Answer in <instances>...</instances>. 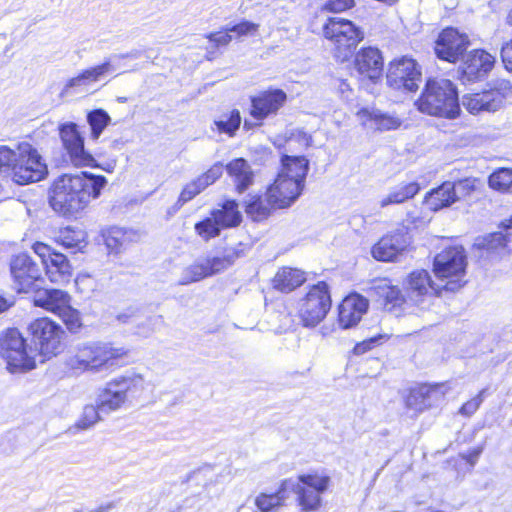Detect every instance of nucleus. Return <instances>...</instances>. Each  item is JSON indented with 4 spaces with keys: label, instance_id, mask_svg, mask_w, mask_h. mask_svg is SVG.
<instances>
[{
    "label": "nucleus",
    "instance_id": "1",
    "mask_svg": "<svg viewBox=\"0 0 512 512\" xmlns=\"http://www.w3.org/2000/svg\"><path fill=\"white\" fill-rule=\"evenodd\" d=\"M106 184L104 176L88 172L64 174L58 177L52 186L51 207L63 215L76 214L97 199Z\"/></svg>",
    "mask_w": 512,
    "mask_h": 512
},
{
    "label": "nucleus",
    "instance_id": "2",
    "mask_svg": "<svg viewBox=\"0 0 512 512\" xmlns=\"http://www.w3.org/2000/svg\"><path fill=\"white\" fill-rule=\"evenodd\" d=\"M129 350L113 342L95 341L81 344L67 359V366L77 372L114 371L127 358Z\"/></svg>",
    "mask_w": 512,
    "mask_h": 512
},
{
    "label": "nucleus",
    "instance_id": "3",
    "mask_svg": "<svg viewBox=\"0 0 512 512\" xmlns=\"http://www.w3.org/2000/svg\"><path fill=\"white\" fill-rule=\"evenodd\" d=\"M308 171L309 161L304 156L283 155L281 168L266 191L270 201L278 208L290 207L302 194Z\"/></svg>",
    "mask_w": 512,
    "mask_h": 512
},
{
    "label": "nucleus",
    "instance_id": "4",
    "mask_svg": "<svg viewBox=\"0 0 512 512\" xmlns=\"http://www.w3.org/2000/svg\"><path fill=\"white\" fill-rule=\"evenodd\" d=\"M415 106L423 114L456 119L460 116L458 93L448 79H428Z\"/></svg>",
    "mask_w": 512,
    "mask_h": 512
},
{
    "label": "nucleus",
    "instance_id": "5",
    "mask_svg": "<svg viewBox=\"0 0 512 512\" xmlns=\"http://www.w3.org/2000/svg\"><path fill=\"white\" fill-rule=\"evenodd\" d=\"M147 388L144 376L127 371L108 381L98 392L96 403L104 414L120 410L125 404L139 398Z\"/></svg>",
    "mask_w": 512,
    "mask_h": 512
},
{
    "label": "nucleus",
    "instance_id": "6",
    "mask_svg": "<svg viewBox=\"0 0 512 512\" xmlns=\"http://www.w3.org/2000/svg\"><path fill=\"white\" fill-rule=\"evenodd\" d=\"M322 30L324 38L333 46L335 58L340 62L347 61L364 39L362 28L342 17H329Z\"/></svg>",
    "mask_w": 512,
    "mask_h": 512
},
{
    "label": "nucleus",
    "instance_id": "7",
    "mask_svg": "<svg viewBox=\"0 0 512 512\" xmlns=\"http://www.w3.org/2000/svg\"><path fill=\"white\" fill-rule=\"evenodd\" d=\"M466 255L460 246L442 250L434 259V272L440 279H447L445 289L456 291L465 284Z\"/></svg>",
    "mask_w": 512,
    "mask_h": 512
},
{
    "label": "nucleus",
    "instance_id": "8",
    "mask_svg": "<svg viewBox=\"0 0 512 512\" xmlns=\"http://www.w3.org/2000/svg\"><path fill=\"white\" fill-rule=\"evenodd\" d=\"M0 357L12 373L32 370L36 366L33 351L27 350L24 338L16 329L0 335Z\"/></svg>",
    "mask_w": 512,
    "mask_h": 512
},
{
    "label": "nucleus",
    "instance_id": "9",
    "mask_svg": "<svg viewBox=\"0 0 512 512\" xmlns=\"http://www.w3.org/2000/svg\"><path fill=\"white\" fill-rule=\"evenodd\" d=\"M331 308L328 285L319 282L312 286L299 302V317L303 326L313 328L321 323Z\"/></svg>",
    "mask_w": 512,
    "mask_h": 512
},
{
    "label": "nucleus",
    "instance_id": "10",
    "mask_svg": "<svg viewBox=\"0 0 512 512\" xmlns=\"http://www.w3.org/2000/svg\"><path fill=\"white\" fill-rule=\"evenodd\" d=\"M47 174V166L41 155L30 143H19L18 160L14 166L12 180L20 185L38 182Z\"/></svg>",
    "mask_w": 512,
    "mask_h": 512
},
{
    "label": "nucleus",
    "instance_id": "11",
    "mask_svg": "<svg viewBox=\"0 0 512 512\" xmlns=\"http://www.w3.org/2000/svg\"><path fill=\"white\" fill-rule=\"evenodd\" d=\"M386 79L395 90L415 92L422 82L421 67L413 58L403 56L390 62Z\"/></svg>",
    "mask_w": 512,
    "mask_h": 512
},
{
    "label": "nucleus",
    "instance_id": "12",
    "mask_svg": "<svg viewBox=\"0 0 512 512\" xmlns=\"http://www.w3.org/2000/svg\"><path fill=\"white\" fill-rule=\"evenodd\" d=\"M138 56V52L111 55L107 57L103 63L82 70L75 77L70 78L64 86V91L68 92L71 89L78 92L84 91L94 83L114 73L117 70L118 60L124 58H137Z\"/></svg>",
    "mask_w": 512,
    "mask_h": 512
},
{
    "label": "nucleus",
    "instance_id": "13",
    "mask_svg": "<svg viewBox=\"0 0 512 512\" xmlns=\"http://www.w3.org/2000/svg\"><path fill=\"white\" fill-rule=\"evenodd\" d=\"M29 331L44 356L50 357L60 351L64 333L60 325L48 318H39L29 325Z\"/></svg>",
    "mask_w": 512,
    "mask_h": 512
},
{
    "label": "nucleus",
    "instance_id": "14",
    "mask_svg": "<svg viewBox=\"0 0 512 512\" xmlns=\"http://www.w3.org/2000/svg\"><path fill=\"white\" fill-rule=\"evenodd\" d=\"M496 57L482 49L470 51L461 65V75L464 81L476 82L488 76L494 68Z\"/></svg>",
    "mask_w": 512,
    "mask_h": 512
},
{
    "label": "nucleus",
    "instance_id": "15",
    "mask_svg": "<svg viewBox=\"0 0 512 512\" xmlns=\"http://www.w3.org/2000/svg\"><path fill=\"white\" fill-rule=\"evenodd\" d=\"M15 289L18 292H29L41 277V270L27 254H18L10 264Z\"/></svg>",
    "mask_w": 512,
    "mask_h": 512
},
{
    "label": "nucleus",
    "instance_id": "16",
    "mask_svg": "<svg viewBox=\"0 0 512 512\" xmlns=\"http://www.w3.org/2000/svg\"><path fill=\"white\" fill-rule=\"evenodd\" d=\"M469 44L465 34L454 28L444 29L435 42V53L439 59L454 63L463 54Z\"/></svg>",
    "mask_w": 512,
    "mask_h": 512
},
{
    "label": "nucleus",
    "instance_id": "17",
    "mask_svg": "<svg viewBox=\"0 0 512 512\" xmlns=\"http://www.w3.org/2000/svg\"><path fill=\"white\" fill-rule=\"evenodd\" d=\"M411 244L407 228H401L382 237L372 248V255L378 261H393Z\"/></svg>",
    "mask_w": 512,
    "mask_h": 512
},
{
    "label": "nucleus",
    "instance_id": "18",
    "mask_svg": "<svg viewBox=\"0 0 512 512\" xmlns=\"http://www.w3.org/2000/svg\"><path fill=\"white\" fill-rule=\"evenodd\" d=\"M230 265L231 261L226 257L198 259L193 264L183 269L179 283L181 285H188L193 282H198L227 269Z\"/></svg>",
    "mask_w": 512,
    "mask_h": 512
},
{
    "label": "nucleus",
    "instance_id": "19",
    "mask_svg": "<svg viewBox=\"0 0 512 512\" xmlns=\"http://www.w3.org/2000/svg\"><path fill=\"white\" fill-rule=\"evenodd\" d=\"M383 56L375 47H364L354 57V68L363 79L377 82L383 74Z\"/></svg>",
    "mask_w": 512,
    "mask_h": 512
},
{
    "label": "nucleus",
    "instance_id": "20",
    "mask_svg": "<svg viewBox=\"0 0 512 512\" xmlns=\"http://www.w3.org/2000/svg\"><path fill=\"white\" fill-rule=\"evenodd\" d=\"M286 100L287 95L281 89L261 91L251 99V116L257 120H263L272 114H276Z\"/></svg>",
    "mask_w": 512,
    "mask_h": 512
},
{
    "label": "nucleus",
    "instance_id": "21",
    "mask_svg": "<svg viewBox=\"0 0 512 512\" xmlns=\"http://www.w3.org/2000/svg\"><path fill=\"white\" fill-rule=\"evenodd\" d=\"M504 102V96L497 89L465 94L462 97L463 107L471 114L477 115L482 112H496Z\"/></svg>",
    "mask_w": 512,
    "mask_h": 512
},
{
    "label": "nucleus",
    "instance_id": "22",
    "mask_svg": "<svg viewBox=\"0 0 512 512\" xmlns=\"http://www.w3.org/2000/svg\"><path fill=\"white\" fill-rule=\"evenodd\" d=\"M368 300L359 294L345 297L338 308V323L343 329L356 326L368 310Z\"/></svg>",
    "mask_w": 512,
    "mask_h": 512
},
{
    "label": "nucleus",
    "instance_id": "23",
    "mask_svg": "<svg viewBox=\"0 0 512 512\" xmlns=\"http://www.w3.org/2000/svg\"><path fill=\"white\" fill-rule=\"evenodd\" d=\"M444 394L443 384H420L409 390L405 398V405L408 409L421 413Z\"/></svg>",
    "mask_w": 512,
    "mask_h": 512
},
{
    "label": "nucleus",
    "instance_id": "24",
    "mask_svg": "<svg viewBox=\"0 0 512 512\" xmlns=\"http://www.w3.org/2000/svg\"><path fill=\"white\" fill-rule=\"evenodd\" d=\"M33 301L35 306L58 316L71 303V296L60 289H42L35 293Z\"/></svg>",
    "mask_w": 512,
    "mask_h": 512
},
{
    "label": "nucleus",
    "instance_id": "25",
    "mask_svg": "<svg viewBox=\"0 0 512 512\" xmlns=\"http://www.w3.org/2000/svg\"><path fill=\"white\" fill-rule=\"evenodd\" d=\"M404 287L408 296L416 302L420 301L421 297L430 296L436 291L430 274L424 269L411 272L404 283Z\"/></svg>",
    "mask_w": 512,
    "mask_h": 512
},
{
    "label": "nucleus",
    "instance_id": "26",
    "mask_svg": "<svg viewBox=\"0 0 512 512\" xmlns=\"http://www.w3.org/2000/svg\"><path fill=\"white\" fill-rule=\"evenodd\" d=\"M357 115L363 124H370L371 127L379 131L395 130L402 125V120L399 117L383 113L380 110L364 108Z\"/></svg>",
    "mask_w": 512,
    "mask_h": 512
},
{
    "label": "nucleus",
    "instance_id": "27",
    "mask_svg": "<svg viewBox=\"0 0 512 512\" xmlns=\"http://www.w3.org/2000/svg\"><path fill=\"white\" fill-rule=\"evenodd\" d=\"M226 170L228 175L233 179L238 192L241 193L252 185L254 173L245 159L237 158L232 160L227 164Z\"/></svg>",
    "mask_w": 512,
    "mask_h": 512
},
{
    "label": "nucleus",
    "instance_id": "28",
    "mask_svg": "<svg viewBox=\"0 0 512 512\" xmlns=\"http://www.w3.org/2000/svg\"><path fill=\"white\" fill-rule=\"evenodd\" d=\"M457 200L455 185L445 182L425 196L424 203L432 211H438L450 206Z\"/></svg>",
    "mask_w": 512,
    "mask_h": 512
},
{
    "label": "nucleus",
    "instance_id": "29",
    "mask_svg": "<svg viewBox=\"0 0 512 512\" xmlns=\"http://www.w3.org/2000/svg\"><path fill=\"white\" fill-rule=\"evenodd\" d=\"M44 266L46 268V275L53 283H67L72 276L71 265L66 256L61 253L54 255Z\"/></svg>",
    "mask_w": 512,
    "mask_h": 512
},
{
    "label": "nucleus",
    "instance_id": "30",
    "mask_svg": "<svg viewBox=\"0 0 512 512\" xmlns=\"http://www.w3.org/2000/svg\"><path fill=\"white\" fill-rule=\"evenodd\" d=\"M305 274L299 269L284 267L280 269L274 279L273 285L282 292H290L305 282Z\"/></svg>",
    "mask_w": 512,
    "mask_h": 512
},
{
    "label": "nucleus",
    "instance_id": "31",
    "mask_svg": "<svg viewBox=\"0 0 512 512\" xmlns=\"http://www.w3.org/2000/svg\"><path fill=\"white\" fill-rule=\"evenodd\" d=\"M290 484H291V480L287 479L281 483V486L276 493H274V494L261 493V494L257 495L254 500L255 506L261 512H271L274 509L280 507L285 500L284 493L286 490H289Z\"/></svg>",
    "mask_w": 512,
    "mask_h": 512
},
{
    "label": "nucleus",
    "instance_id": "32",
    "mask_svg": "<svg viewBox=\"0 0 512 512\" xmlns=\"http://www.w3.org/2000/svg\"><path fill=\"white\" fill-rule=\"evenodd\" d=\"M274 209L279 208L277 205H274V203L270 201L267 192L264 198L252 196L246 202V213L254 221H261L266 219Z\"/></svg>",
    "mask_w": 512,
    "mask_h": 512
},
{
    "label": "nucleus",
    "instance_id": "33",
    "mask_svg": "<svg viewBox=\"0 0 512 512\" xmlns=\"http://www.w3.org/2000/svg\"><path fill=\"white\" fill-rule=\"evenodd\" d=\"M104 243L109 253L118 254L132 240V233L119 227L103 231Z\"/></svg>",
    "mask_w": 512,
    "mask_h": 512
},
{
    "label": "nucleus",
    "instance_id": "34",
    "mask_svg": "<svg viewBox=\"0 0 512 512\" xmlns=\"http://www.w3.org/2000/svg\"><path fill=\"white\" fill-rule=\"evenodd\" d=\"M56 241L65 248L82 250L87 245V234L82 229L65 227L58 232Z\"/></svg>",
    "mask_w": 512,
    "mask_h": 512
},
{
    "label": "nucleus",
    "instance_id": "35",
    "mask_svg": "<svg viewBox=\"0 0 512 512\" xmlns=\"http://www.w3.org/2000/svg\"><path fill=\"white\" fill-rule=\"evenodd\" d=\"M289 489L298 495V503L303 511H314L320 507L322 493L304 487L292 480Z\"/></svg>",
    "mask_w": 512,
    "mask_h": 512
},
{
    "label": "nucleus",
    "instance_id": "36",
    "mask_svg": "<svg viewBox=\"0 0 512 512\" xmlns=\"http://www.w3.org/2000/svg\"><path fill=\"white\" fill-rule=\"evenodd\" d=\"M215 216L216 221L223 228L233 227L240 223L241 214L238 211V206L235 201H225L220 209L212 212Z\"/></svg>",
    "mask_w": 512,
    "mask_h": 512
},
{
    "label": "nucleus",
    "instance_id": "37",
    "mask_svg": "<svg viewBox=\"0 0 512 512\" xmlns=\"http://www.w3.org/2000/svg\"><path fill=\"white\" fill-rule=\"evenodd\" d=\"M419 190V184L416 182L401 184L390 191L389 194L384 196L380 201V205L381 207H385L390 204L403 203L404 201L416 195Z\"/></svg>",
    "mask_w": 512,
    "mask_h": 512
},
{
    "label": "nucleus",
    "instance_id": "38",
    "mask_svg": "<svg viewBox=\"0 0 512 512\" xmlns=\"http://www.w3.org/2000/svg\"><path fill=\"white\" fill-rule=\"evenodd\" d=\"M241 124L240 112L236 109L223 113L218 119L214 120L212 130L219 133H225L233 137Z\"/></svg>",
    "mask_w": 512,
    "mask_h": 512
},
{
    "label": "nucleus",
    "instance_id": "39",
    "mask_svg": "<svg viewBox=\"0 0 512 512\" xmlns=\"http://www.w3.org/2000/svg\"><path fill=\"white\" fill-rule=\"evenodd\" d=\"M475 245L488 253L502 255L507 247V235L502 232L492 233L477 239Z\"/></svg>",
    "mask_w": 512,
    "mask_h": 512
},
{
    "label": "nucleus",
    "instance_id": "40",
    "mask_svg": "<svg viewBox=\"0 0 512 512\" xmlns=\"http://www.w3.org/2000/svg\"><path fill=\"white\" fill-rule=\"evenodd\" d=\"M73 165L78 167L95 166V159L84 148V139L65 148Z\"/></svg>",
    "mask_w": 512,
    "mask_h": 512
},
{
    "label": "nucleus",
    "instance_id": "41",
    "mask_svg": "<svg viewBox=\"0 0 512 512\" xmlns=\"http://www.w3.org/2000/svg\"><path fill=\"white\" fill-rule=\"evenodd\" d=\"M87 122L91 128V138L97 140L110 124L111 118L106 111L96 109L88 113Z\"/></svg>",
    "mask_w": 512,
    "mask_h": 512
},
{
    "label": "nucleus",
    "instance_id": "42",
    "mask_svg": "<svg viewBox=\"0 0 512 512\" xmlns=\"http://www.w3.org/2000/svg\"><path fill=\"white\" fill-rule=\"evenodd\" d=\"M18 153L19 144L15 149H11L6 145L0 146V174L12 178L14 166L18 160Z\"/></svg>",
    "mask_w": 512,
    "mask_h": 512
},
{
    "label": "nucleus",
    "instance_id": "43",
    "mask_svg": "<svg viewBox=\"0 0 512 512\" xmlns=\"http://www.w3.org/2000/svg\"><path fill=\"white\" fill-rule=\"evenodd\" d=\"M101 410L99 405H86L83 408V411L76 421L74 427L78 430H88L96 425L101 420Z\"/></svg>",
    "mask_w": 512,
    "mask_h": 512
},
{
    "label": "nucleus",
    "instance_id": "44",
    "mask_svg": "<svg viewBox=\"0 0 512 512\" xmlns=\"http://www.w3.org/2000/svg\"><path fill=\"white\" fill-rule=\"evenodd\" d=\"M298 480L302 486L320 493L325 492L330 484L329 476L317 473L300 475Z\"/></svg>",
    "mask_w": 512,
    "mask_h": 512
},
{
    "label": "nucleus",
    "instance_id": "45",
    "mask_svg": "<svg viewBox=\"0 0 512 512\" xmlns=\"http://www.w3.org/2000/svg\"><path fill=\"white\" fill-rule=\"evenodd\" d=\"M489 186L497 191H506L512 186V169L500 168L494 171L488 179Z\"/></svg>",
    "mask_w": 512,
    "mask_h": 512
},
{
    "label": "nucleus",
    "instance_id": "46",
    "mask_svg": "<svg viewBox=\"0 0 512 512\" xmlns=\"http://www.w3.org/2000/svg\"><path fill=\"white\" fill-rule=\"evenodd\" d=\"M221 229L222 227L212 214L211 217L195 225L196 232L205 240L218 236Z\"/></svg>",
    "mask_w": 512,
    "mask_h": 512
},
{
    "label": "nucleus",
    "instance_id": "47",
    "mask_svg": "<svg viewBox=\"0 0 512 512\" xmlns=\"http://www.w3.org/2000/svg\"><path fill=\"white\" fill-rule=\"evenodd\" d=\"M71 332H77L81 326V316L78 310L71 306V303L58 315Z\"/></svg>",
    "mask_w": 512,
    "mask_h": 512
},
{
    "label": "nucleus",
    "instance_id": "48",
    "mask_svg": "<svg viewBox=\"0 0 512 512\" xmlns=\"http://www.w3.org/2000/svg\"><path fill=\"white\" fill-rule=\"evenodd\" d=\"M205 184L206 183H204L200 177H197L196 179L187 183L180 193L178 202L184 204L192 200L195 196L207 188Z\"/></svg>",
    "mask_w": 512,
    "mask_h": 512
},
{
    "label": "nucleus",
    "instance_id": "49",
    "mask_svg": "<svg viewBox=\"0 0 512 512\" xmlns=\"http://www.w3.org/2000/svg\"><path fill=\"white\" fill-rule=\"evenodd\" d=\"M60 137L65 148L83 139L77 125L72 122L61 125Z\"/></svg>",
    "mask_w": 512,
    "mask_h": 512
},
{
    "label": "nucleus",
    "instance_id": "50",
    "mask_svg": "<svg viewBox=\"0 0 512 512\" xmlns=\"http://www.w3.org/2000/svg\"><path fill=\"white\" fill-rule=\"evenodd\" d=\"M259 24L250 21H242L233 26H227V31L235 33L237 37L253 36L257 33Z\"/></svg>",
    "mask_w": 512,
    "mask_h": 512
},
{
    "label": "nucleus",
    "instance_id": "51",
    "mask_svg": "<svg viewBox=\"0 0 512 512\" xmlns=\"http://www.w3.org/2000/svg\"><path fill=\"white\" fill-rule=\"evenodd\" d=\"M354 6V0H327L321 7V11L340 13Z\"/></svg>",
    "mask_w": 512,
    "mask_h": 512
},
{
    "label": "nucleus",
    "instance_id": "52",
    "mask_svg": "<svg viewBox=\"0 0 512 512\" xmlns=\"http://www.w3.org/2000/svg\"><path fill=\"white\" fill-rule=\"evenodd\" d=\"M230 33L231 31H227V27H225L222 31L208 34L207 38L215 47L226 46L232 41Z\"/></svg>",
    "mask_w": 512,
    "mask_h": 512
},
{
    "label": "nucleus",
    "instance_id": "53",
    "mask_svg": "<svg viewBox=\"0 0 512 512\" xmlns=\"http://www.w3.org/2000/svg\"><path fill=\"white\" fill-rule=\"evenodd\" d=\"M483 394H484V390H482L477 396H475L471 400L464 403L462 405V407L460 408V411H459L460 414H462L464 416L473 415L478 410V408L480 407V405L483 402Z\"/></svg>",
    "mask_w": 512,
    "mask_h": 512
},
{
    "label": "nucleus",
    "instance_id": "54",
    "mask_svg": "<svg viewBox=\"0 0 512 512\" xmlns=\"http://www.w3.org/2000/svg\"><path fill=\"white\" fill-rule=\"evenodd\" d=\"M223 173V165L221 163L214 164L208 171L200 175L201 180L208 187L213 184Z\"/></svg>",
    "mask_w": 512,
    "mask_h": 512
},
{
    "label": "nucleus",
    "instance_id": "55",
    "mask_svg": "<svg viewBox=\"0 0 512 512\" xmlns=\"http://www.w3.org/2000/svg\"><path fill=\"white\" fill-rule=\"evenodd\" d=\"M392 287V283L389 279L383 278V279H377L373 282L370 290L371 292L375 293L380 298L385 299V297L388 295V292L390 288Z\"/></svg>",
    "mask_w": 512,
    "mask_h": 512
},
{
    "label": "nucleus",
    "instance_id": "56",
    "mask_svg": "<svg viewBox=\"0 0 512 512\" xmlns=\"http://www.w3.org/2000/svg\"><path fill=\"white\" fill-rule=\"evenodd\" d=\"M33 251L41 258L43 265H45L49 260L57 255V252H54L48 245L37 242L33 245Z\"/></svg>",
    "mask_w": 512,
    "mask_h": 512
},
{
    "label": "nucleus",
    "instance_id": "57",
    "mask_svg": "<svg viewBox=\"0 0 512 512\" xmlns=\"http://www.w3.org/2000/svg\"><path fill=\"white\" fill-rule=\"evenodd\" d=\"M500 56L505 69L512 73V40L502 46Z\"/></svg>",
    "mask_w": 512,
    "mask_h": 512
},
{
    "label": "nucleus",
    "instance_id": "58",
    "mask_svg": "<svg viewBox=\"0 0 512 512\" xmlns=\"http://www.w3.org/2000/svg\"><path fill=\"white\" fill-rule=\"evenodd\" d=\"M475 182H476L475 179H469V178L461 180L458 183L454 184L455 185V192L456 191H461V192H464V193L468 194L472 190H474Z\"/></svg>",
    "mask_w": 512,
    "mask_h": 512
},
{
    "label": "nucleus",
    "instance_id": "59",
    "mask_svg": "<svg viewBox=\"0 0 512 512\" xmlns=\"http://www.w3.org/2000/svg\"><path fill=\"white\" fill-rule=\"evenodd\" d=\"M385 300L389 303L397 304L402 300L401 291L397 286L392 285Z\"/></svg>",
    "mask_w": 512,
    "mask_h": 512
},
{
    "label": "nucleus",
    "instance_id": "60",
    "mask_svg": "<svg viewBox=\"0 0 512 512\" xmlns=\"http://www.w3.org/2000/svg\"><path fill=\"white\" fill-rule=\"evenodd\" d=\"M482 452L481 448H476L470 451L467 454H462L463 459H465L471 466H474L477 462L480 454Z\"/></svg>",
    "mask_w": 512,
    "mask_h": 512
},
{
    "label": "nucleus",
    "instance_id": "61",
    "mask_svg": "<svg viewBox=\"0 0 512 512\" xmlns=\"http://www.w3.org/2000/svg\"><path fill=\"white\" fill-rule=\"evenodd\" d=\"M294 137L297 138L299 143L306 148L309 147L312 143L311 136L305 132L299 131L296 135H294Z\"/></svg>",
    "mask_w": 512,
    "mask_h": 512
},
{
    "label": "nucleus",
    "instance_id": "62",
    "mask_svg": "<svg viewBox=\"0 0 512 512\" xmlns=\"http://www.w3.org/2000/svg\"><path fill=\"white\" fill-rule=\"evenodd\" d=\"M115 507L114 502H106L97 506L93 512H109Z\"/></svg>",
    "mask_w": 512,
    "mask_h": 512
},
{
    "label": "nucleus",
    "instance_id": "63",
    "mask_svg": "<svg viewBox=\"0 0 512 512\" xmlns=\"http://www.w3.org/2000/svg\"><path fill=\"white\" fill-rule=\"evenodd\" d=\"M10 306L11 303L8 302V300L5 299L4 297L0 296V313L7 310Z\"/></svg>",
    "mask_w": 512,
    "mask_h": 512
},
{
    "label": "nucleus",
    "instance_id": "64",
    "mask_svg": "<svg viewBox=\"0 0 512 512\" xmlns=\"http://www.w3.org/2000/svg\"><path fill=\"white\" fill-rule=\"evenodd\" d=\"M507 22H508V24H510L512 26V9L508 13Z\"/></svg>",
    "mask_w": 512,
    "mask_h": 512
}]
</instances>
